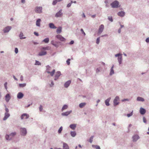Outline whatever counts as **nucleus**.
<instances>
[{
    "mask_svg": "<svg viewBox=\"0 0 149 149\" xmlns=\"http://www.w3.org/2000/svg\"><path fill=\"white\" fill-rule=\"evenodd\" d=\"M20 134L22 136H25L27 133V130L25 128H20Z\"/></svg>",
    "mask_w": 149,
    "mask_h": 149,
    "instance_id": "nucleus-1",
    "label": "nucleus"
},
{
    "mask_svg": "<svg viewBox=\"0 0 149 149\" xmlns=\"http://www.w3.org/2000/svg\"><path fill=\"white\" fill-rule=\"evenodd\" d=\"M119 2L117 1H115L111 4V5L112 8H118L119 7Z\"/></svg>",
    "mask_w": 149,
    "mask_h": 149,
    "instance_id": "nucleus-2",
    "label": "nucleus"
},
{
    "mask_svg": "<svg viewBox=\"0 0 149 149\" xmlns=\"http://www.w3.org/2000/svg\"><path fill=\"white\" fill-rule=\"evenodd\" d=\"M119 100V97L118 96H116L114 99L113 101V105L116 106L119 103L118 102Z\"/></svg>",
    "mask_w": 149,
    "mask_h": 149,
    "instance_id": "nucleus-3",
    "label": "nucleus"
},
{
    "mask_svg": "<svg viewBox=\"0 0 149 149\" xmlns=\"http://www.w3.org/2000/svg\"><path fill=\"white\" fill-rule=\"evenodd\" d=\"M42 7L36 6L35 7L34 10L37 13H40L42 12Z\"/></svg>",
    "mask_w": 149,
    "mask_h": 149,
    "instance_id": "nucleus-4",
    "label": "nucleus"
},
{
    "mask_svg": "<svg viewBox=\"0 0 149 149\" xmlns=\"http://www.w3.org/2000/svg\"><path fill=\"white\" fill-rule=\"evenodd\" d=\"M140 138V137L139 135L137 134H134L132 137V141L133 142H136Z\"/></svg>",
    "mask_w": 149,
    "mask_h": 149,
    "instance_id": "nucleus-5",
    "label": "nucleus"
},
{
    "mask_svg": "<svg viewBox=\"0 0 149 149\" xmlns=\"http://www.w3.org/2000/svg\"><path fill=\"white\" fill-rule=\"evenodd\" d=\"M12 27L11 26H7L4 28L3 29V31L4 33L8 32L11 29Z\"/></svg>",
    "mask_w": 149,
    "mask_h": 149,
    "instance_id": "nucleus-6",
    "label": "nucleus"
},
{
    "mask_svg": "<svg viewBox=\"0 0 149 149\" xmlns=\"http://www.w3.org/2000/svg\"><path fill=\"white\" fill-rule=\"evenodd\" d=\"M62 9H60L58 12L56 13L55 17H61L63 15V13L62 12Z\"/></svg>",
    "mask_w": 149,
    "mask_h": 149,
    "instance_id": "nucleus-7",
    "label": "nucleus"
},
{
    "mask_svg": "<svg viewBox=\"0 0 149 149\" xmlns=\"http://www.w3.org/2000/svg\"><path fill=\"white\" fill-rule=\"evenodd\" d=\"M29 117V115L24 113L22 114L20 118L21 120H23L24 118L27 119Z\"/></svg>",
    "mask_w": 149,
    "mask_h": 149,
    "instance_id": "nucleus-8",
    "label": "nucleus"
},
{
    "mask_svg": "<svg viewBox=\"0 0 149 149\" xmlns=\"http://www.w3.org/2000/svg\"><path fill=\"white\" fill-rule=\"evenodd\" d=\"M56 37L60 40L62 41H65L66 40V39L60 35H56Z\"/></svg>",
    "mask_w": 149,
    "mask_h": 149,
    "instance_id": "nucleus-9",
    "label": "nucleus"
},
{
    "mask_svg": "<svg viewBox=\"0 0 149 149\" xmlns=\"http://www.w3.org/2000/svg\"><path fill=\"white\" fill-rule=\"evenodd\" d=\"M104 27V25L103 24H101L100 26L98 31V33L99 34H101L102 32Z\"/></svg>",
    "mask_w": 149,
    "mask_h": 149,
    "instance_id": "nucleus-10",
    "label": "nucleus"
},
{
    "mask_svg": "<svg viewBox=\"0 0 149 149\" xmlns=\"http://www.w3.org/2000/svg\"><path fill=\"white\" fill-rule=\"evenodd\" d=\"M72 112V110L69 111H67L65 112L62 113L61 115L62 116H68L69 114L71 113Z\"/></svg>",
    "mask_w": 149,
    "mask_h": 149,
    "instance_id": "nucleus-11",
    "label": "nucleus"
},
{
    "mask_svg": "<svg viewBox=\"0 0 149 149\" xmlns=\"http://www.w3.org/2000/svg\"><path fill=\"white\" fill-rule=\"evenodd\" d=\"M146 110L145 109L142 107L140 108L139 109V112L141 115H144L146 113Z\"/></svg>",
    "mask_w": 149,
    "mask_h": 149,
    "instance_id": "nucleus-12",
    "label": "nucleus"
},
{
    "mask_svg": "<svg viewBox=\"0 0 149 149\" xmlns=\"http://www.w3.org/2000/svg\"><path fill=\"white\" fill-rule=\"evenodd\" d=\"M24 96V94L21 92H19L17 94V97L18 99H21Z\"/></svg>",
    "mask_w": 149,
    "mask_h": 149,
    "instance_id": "nucleus-13",
    "label": "nucleus"
},
{
    "mask_svg": "<svg viewBox=\"0 0 149 149\" xmlns=\"http://www.w3.org/2000/svg\"><path fill=\"white\" fill-rule=\"evenodd\" d=\"M5 100L6 102H8L10 99L11 97L10 95L9 94H7L5 96Z\"/></svg>",
    "mask_w": 149,
    "mask_h": 149,
    "instance_id": "nucleus-14",
    "label": "nucleus"
},
{
    "mask_svg": "<svg viewBox=\"0 0 149 149\" xmlns=\"http://www.w3.org/2000/svg\"><path fill=\"white\" fill-rule=\"evenodd\" d=\"M10 116V114L8 113H5L4 114V116L3 118V120H6L7 118Z\"/></svg>",
    "mask_w": 149,
    "mask_h": 149,
    "instance_id": "nucleus-15",
    "label": "nucleus"
},
{
    "mask_svg": "<svg viewBox=\"0 0 149 149\" xmlns=\"http://www.w3.org/2000/svg\"><path fill=\"white\" fill-rule=\"evenodd\" d=\"M71 81L70 80H68L64 84V87L66 88L68 87L71 84Z\"/></svg>",
    "mask_w": 149,
    "mask_h": 149,
    "instance_id": "nucleus-16",
    "label": "nucleus"
},
{
    "mask_svg": "<svg viewBox=\"0 0 149 149\" xmlns=\"http://www.w3.org/2000/svg\"><path fill=\"white\" fill-rule=\"evenodd\" d=\"M111 99V97H109L107 98V100H106L105 101V103L106 105L108 106L110 105V104H109V102Z\"/></svg>",
    "mask_w": 149,
    "mask_h": 149,
    "instance_id": "nucleus-17",
    "label": "nucleus"
},
{
    "mask_svg": "<svg viewBox=\"0 0 149 149\" xmlns=\"http://www.w3.org/2000/svg\"><path fill=\"white\" fill-rule=\"evenodd\" d=\"M125 14V13L123 11L119 12L118 13V15L121 17H123L124 16Z\"/></svg>",
    "mask_w": 149,
    "mask_h": 149,
    "instance_id": "nucleus-18",
    "label": "nucleus"
},
{
    "mask_svg": "<svg viewBox=\"0 0 149 149\" xmlns=\"http://www.w3.org/2000/svg\"><path fill=\"white\" fill-rule=\"evenodd\" d=\"M49 27L51 29H55L56 28V27L55 26L53 23H50L49 24Z\"/></svg>",
    "mask_w": 149,
    "mask_h": 149,
    "instance_id": "nucleus-19",
    "label": "nucleus"
},
{
    "mask_svg": "<svg viewBox=\"0 0 149 149\" xmlns=\"http://www.w3.org/2000/svg\"><path fill=\"white\" fill-rule=\"evenodd\" d=\"M55 71V70L54 69L52 72H50L49 71H47V72L48 74H50L51 76H53L54 74Z\"/></svg>",
    "mask_w": 149,
    "mask_h": 149,
    "instance_id": "nucleus-20",
    "label": "nucleus"
},
{
    "mask_svg": "<svg viewBox=\"0 0 149 149\" xmlns=\"http://www.w3.org/2000/svg\"><path fill=\"white\" fill-rule=\"evenodd\" d=\"M77 125L76 124H71L70 125V127L72 130H74L75 129Z\"/></svg>",
    "mask_w": 149,
    "mask_h": 149,
    "instance_id": "nucleus-21",
    "label": "nucleus"
},
{
    "mask_svg": "<svg viewBox=\"0 0 149 149\" xmlns=\"http://www.w3.org/2000/svg\"><path fill=\"white\" fill-rule=\"evenodd\" d=\"M41 20L40 19H38L36 21V25L40 27V22Z\"/></svg>",
    "mask_w": 149,
    "mask_h": 149,
    "instance_id": "nucleus-22",
    "label": "nucleus"
},
{
    "mask_svg": "<svg viewBox=\"0 0 149 149\" xmlns=\"http://www.w3.org/2000/svg\"><path fill=\"white\" fill-rule=\"evenodd\" d=\"M47 54V52L46 51H42L39 53L38 55L39 56H42L46 55Z\"/></svg>",
    "mask_w": 149,
    "mask_h": 149,
    "instance_id": "nucleus-23",
    "label": "nucleus"
},
{
    "mask_svg": "<svg viewBox=\"0 0 149 149\" xmlns=\"http://www.w3.org/2000/svg\"><path fill=\"white\" fill-rule=\"evenodd\" d=\"M63 149H69V146L67 143H63Z\"/></svg>",
    "mask_w": 149,
    "mask_h": 149,
    "instance_id": "nucleus-24",
    "label": "nucleus"
},
{
    "mask_svg": "<svg viewBox=\"0 0 149 149\" xmlns=\"http://www.w3.org/2000/svg\"><path fill=\"white\" fill-rule=\"evenodd\" d=\"M113 67H114V65H113L111 67V69L110 72V74H109L110 75H112L114 73V71L113 69Z\"/></svg>",
    "mask_w": 149,
    "mask_h": 149,
    "instance_id": "nucleus-25",
    "label": "nucleus"
},
{
    "mask_svg": "<svg viewBox=\"0 0 149 149\" xmlns=\"http://www.w3.org/2000/svg\"><path fill=\"white\" fill-rule=\"evenodd\" d=\"M136 100L138 101L143 102L144 101V99L140 97H138L137 98Z\"/></svg>",
    "mask_w": 149,
    "mask_h": 149,
    "instance_id": "nucleus-26",
    "label": "nucleus"
},
{
    "mask_svg": "<svg viewBox=\"0 0 149 149\" xmlns=\"http://www.w3.org/2000/svg\"><path fill=\"white\" fill-rule=\"evenodd\" d=\"M24 36L22 32H20V34L19 35V38L21 39H25L26 38V37H23L22 36Z\"/></svg>",
    "mask_w": 149,
    "mask_h": 149,
    "instance_id": "nucleus-27",
    "label": "nucleus"
},
{
    "mask_svg": "<svg viewBox=\"0 0 149 149\" xmlns=\"http://www.w3.org/2000/svg\"><path fill=\"white\" fill-rule=\"evenodd\" d=\"M62 31V27H59L56 30V32L57 33L60 34Z\"/></svg>",
    "mask_w": 149,
    "mask_h": 149,
    "instance_id": "nucleus-28",
    "label": "nucleus"
},
{
    "mask_svg": "<svg viewBox=\"0 0 149 149\" xmlns=\"http://www.w3.org/2000/svg\"><path fill=\"white\" fill-rule=\"evenodd\" d=\"M5 138L7 140L10 141L11 140V137H10L9 134H6L5 136Z\"/></svg>",
    "mask_w": 149,
    "mask_h": 149,
    "instance_id": "nucleus-29",
    "label": "nucleus"
},
{
    "mask_svg": "<svg viewBox=\"0 0 149 149\" xmlns=\"http://www.w3.org/2000/svg\"><path fill=\"white\" fill-rule=\"evenodd\" d=\"M70 134L72 136L74 137L76 135V133L75 131H71Z\"/></svg>",
    "mask_w": 149,
    "mask_h": 149,
    "instance_id": "nucleus-30",
    "label": "nucleus"
},
{
    "mask_svg": "<svg viewBox=\"0 0 149 149\" xmlns=\"http://www.w3.org/2000/svg\"><path fill=\"white\" fill-rule=\"evenodd\" d=\"M16 134V132H12L10 133L9 135L10 136V137H11V139L14 136H15Z\"/></svg>",
    "mask_w": 149,
    "mask_h": 149,
    "instance_id": "nucleus-31",
    "label": "nucleus"
},
{
    "mask_svg": "<svg viewBox=\"0 0 149 149\" xmlns=\"http://www.w3.org/2000/svg\"><path fill=\"white\" fill-rule=\"evenodd\" d=\"M68 108V106L67 105L65 104L62 107L61 109V111H63V110L67 109Z\"/></svg>",
    "mask_w": 149,
    "mask_h": 149,
    "instance_id": "nucleus-32",
    "label": "nucleus"
},
{
    "mask_svg": "<svg viewBox=\"0 0 149 149\" xmlns=\"http://www.w3.org/2000/svg\"><path fill=\"white\" fill-rule=\"evenodd\" d=\"M118 61L119 62V65L121 64L122 63V56L118 57Z\"/></svg>",
    "mask_w": 149,
    "mask_h": 149,
    "instance_id": "nucleus-33",
    "label": "nucleus"
},
{
    "mask_svg": "<svg viewBox=\"0 0 149 149\" xmlns=\"http://www.w3.org/2000/svg\"><path fill=\"white\" fill-rule=\"evenodd\" d=\"M61 75V72L60 71H59L57 72L56 73L55 76L58 78Z\"/></svg>",
    "mask_w": 149,
    "mask_h": 149,
    "instance_id": "nucleus-34",
    "label": "nucleus"
},
{
    "mask_svg": "<svg viewBox=\"0 0 149 149\" xmlns=\"http://www.w3.org/2000/svg\"><path fill=\"white\" fill-rule=\"evenodd\" d=\"M49 39L48 38H47L45 39L42 41V42H44L46 43H47L49 42Z\"/></svg>",
    "mask_w": 149,
    "mask_h": 149,
    "instance_id": "nucleus-35",
    "label": "nucleus"
},
{
    "mask_svg": "<svg viewBox=\"0 0 149 149\" xmlns=\"http://www.w3.org/2000/svg\"><path fill=\"white\" fill-rule=\"evenodd\" d=\"M86 104V103H81L79 104V106L80 108H82Z\"/></svg>",
    "mask_w": 149,
    "mask_h": 149,
    "instance_id": "nucleus-36",
    "label": "nucleus"
},
{
    "mask_svg": "<svg viewBox=\"0 0 149 149\" xmlns=\"http://www.w3.org/2000/svg\"><path fill=\"white\" fill-rule=\"evenodd\" d=\"M92 146L93 148H95L96 149H100V147L98 145H92Z\"/></svg>",
    "mask_w": 149,
    "mask_h": 149,
    "instance_id": "nucleus-37",
    "label": "nucleus"
},
{
    "mask_svg": "<svg viewBox=\"0 0 149 149\" xmlns=\"http://www.w3.org/2000/svg\"><path fill=\"white\" fill-rule=\"evenodd\" d=\"M108 19L111 22H112L113 21V19L112 16H108Z\"/></svg>",
    "mask_w": 149,
    "mask_h": 149,
    "instance_id": "nucleus-38",
    "label": "nucleus"
},
{
    "mask_svg": "<svg viewBox=\"0 0 149 149\" xmlns=\"http://www.w3.org/2000/svg\"><path fill=\"white\" fill-rule=\"evenodd\" d=\"M26 83L24 84H19V86L21 88H23L25 87L26 86Z\"/></svg>",
    "mask_w": 149,
    "mask_h": 149,
    "instance_id": "nucleus-39",
    "label": "nucleus"
},
{
    "mask_svg": "<svg viewBox=\"0 0 149 149\" xmlns=\"http://www.w3.org/2000/svg\"><path fill=\"white\" fill-rule=\"evenodd\" d=\"M41 49L42 50H48L49 49V47L48 46H47V47H42V48H41Z\"/></svg>",
    "mask_w": 149,
    "mask_h": 149,
    "instance_id": "nucleus-40",
    "label": "nucleus"
},
{
    "mask_svg": "<svg viewBox=\"0 0 149 149\" xmlns=\"http://www.w3.org/2000/svg\"><path fill=\"white\" fill-rule=\"evenodd\" d=\"M51 44L56 47H58L57 45L54 43V40H52L51 42Z\"/></svg>",
    "mask_w": 149,
    "mask_h": 149,
    "instance_id": "nucleus-41",
    "label": "nucleus"
},
{
    "mask_svg": "<svg viewBox=\"0 0 149 149\" xmlns=\"http://www.w3.org/2000/svg\"><path fill=\"white\" fill-rule=\"evenodd\" d=\"M51 68V67L49 65H47L46 66V72H47V71H49L50 70Z\"/></svg>",
    "mask_w": 149,
    "mask_h": 149,
    "instance_id": "nucleus-42",
    "label": "nucleus"
},
{
    "mask_svg": "<svg viewBox=\"0 0 149 149\" xmlns=\"http://www.w3.org/2000/svg\"><path fill=\"white\" fill-rule=\"evenodd\" d=\"M94 136H92L89 139V141L91 143L93 141V138Z\"/></svg>",
    "mask_w": 149,
    "mask_h": 149,
    "instance_id": "nucleus-43",
    "label": "nucleus"
},
{
    "mask_svg": "<svg viewBox=\"0 0 149 149\" xmlns=\"http://www.w3.org/2000/svg\"><path fill=\"white\" fill-rule=\"evenodd\" d=\"M62 130H63V127L61 126V127H60V128H59V129L58 130V132L59 133H61V131H62Z\"/></svg>",
    "mask_w": 149,
    "mask_h": 149,
    "instance_id": "nucleus-44",
    "label": "nucleus"
},
{
    "mask_svg": "<svg viewBox=\"0 0 149 149\" xmlns=\"http://www.w3.org/2000/svg\"><path fill=\"white\" fill-rule=\"evenodd\" d=\"M35 65H41V63L39 62L38 61L36 60Z\"/></svg>",
    "mask_w": 149,
    "mask_h": 149,
    "instance_id": "nucleus-45",
    "label": "nucleus"
},
{
    "mask_svg": "<svg viewBox=\"0 0 149 149\" xmlns=\"http://www.w3.org/2000/svg\"><path fill=\"white\" fill-rule=\"evenodd\" d=\"M133 115V111L130 113H128L127 114V116L128 117H129L132 116Z\"/></svg>",
    "mask_w": 149,
    "mask_h": 149,
    "instance_id": "nucleus-46",
    "label": "nucleus"
},
{
    "mask_svg": "<svg viewBox=\"0 0 149 149\" xmlns=\"http://www.w3.org/2000/svg\"><path fill=\"white\" fill-rule=\"evenodd\" d=\"M70 58L68 59L66 61V63L68 65H69L70 64Z\"/></svg>",
    "mask_w": 149,
    "mask_h": 149,
    "instance_id": "nucleus-47",
    "label": "nucleus"
},
{
    "mask_svg": "<svg viewBox=\"0 0 149 149\" xmlns=\"http://www.w3.org/2000/svg\"><path fill=\"white\" fill-rule=\"evenodd\" d=\"M100 37H98L96 40V43L98 44L100 42Z\"/></svg>",
    "mask_w": 149,
    "mask_h": 149,
    "instance_id": "nucleus-48",
    "label": "nucleus"
},
{
    "mask_svg": "<svg viewBox=\"0 0 149 149\" xmlns=\"http://www.w3.org/2000/svg\"><path fill=\"white\" fill-rule=\"evenodd\" d=\"M130 100V99H124L121 100L122 102H124L125 101H129Z\"/></svg>",
    "mask_w": 149,
    "mask_h": 149,
    "instance_id": "nucleus-49",
    "label": "nucleus"
},
{
    "mask_svg": "<svg viewBox=\"0 0 149 149\" xmlns=\"http://www.w3.org/2000/svg\"><path fill=\"white\" fill-rule=\"evenodd\" d=\"M57 3V2L56 0H54V1H53L52 4L53 5H56Z\"/></svg>",
    "mask_w": 149,
    "mask_h": 149,
    "instance_id": "nucleus-50",
    "label": "nucleus"
},
{
    "mask_svg": "<svg viewBox=\"0 0 149 149\" xmlns=\"http://www.w3.org/2000/svg\"><path fill=\"white\" fill-rule=\"evenodd\" d=\"M15 52L16 54H17L18 53V49L16 47L15 48Z\"/></svg>",
    "mask_w": 149,
    "mask_h": 149,
    "instance_id": "nucleus-51",
    "label": "nucleus"
},
{
    "mask_svg": "<svg viewBox=\"0 0 149 149\" xmlns=\"http://www.w3.org/2000/svg\"><path fill=\"white\" fill-rule=\"evenodd\" d=\"M7 82H6L5 83V84H4V86L6 90H7Z\"/></svg>",
    "mask_w": 149,
    "mask_h": 149,
    "instance_id": "nucleus-52",
    "label": "nucleus"
},
{
    "mask_svg": "<svg viewBox=\"0 0 149 149\" xmlns=\"http://www.w3.org/2000/svg\"><path fill=\"white\" fill-rule=\"evenodd\" d=\"M143 122L144 123H146V118L145 117H143Z\"/></svg>",
    "mask_w": 149,
    "mask_h": 149,
    "instance_id": "nucleus-53",
    "label": "nucleus"
},
{
    "mask_svg": "<svg viewBox=\"0 0 149 149\" xmlns=\"http://www.w3.org/2000/svg\"><path fill=\"white\" fill-rule=\"evenodd\" d=\"M115 56L116 57H118L121 56V54L120 53H118V54H116L115 55Z\"/></svg>",
    "mask_w": 149,
    "mask_h": 149,
    "instance_id": "nucleus-54",
    "label": "nucleus"
},
{
    "mask_svg": "<svg viewBox=\"0 0 149 149\" xmlns=\"http://www.w3.org/2000/svg\"><path fill=\"white\" fill-rule=\"evenodd\" d=\"M81 31L82 32V33L84 35V36H85L86 35L85 33L84 32L83 29H81Z\"/></svg>",
    "mask_w": 149,
    "mask_h": 149,
    "instance_id": "nucleus-55",
    "label": "nucleus"
},
{
    "mask_svg": "<svg viewBox=\"0 0 149 149\" xmlns=\"http://www.w3.org/2000/svg\"><path fill=\"white\" fill-rule=\"evenodd\" d=\"M54 85V83L53 81H52L51 82V84L50 85V87H52Z\"/></svg>",
    "mask_w": 149,
    "mask_h": 149,
    "instance_id": "nucleus-56",
    "label": "nucleus"
},
{
    "mask_svg": "<svg viewBox=\"0 0 149 149\" xmlns=\"http://www.w3.org/2000/svg\"><path fill=\"white\" fill-rule=\"evenodd\" d=\"M39 110L40 111H41L42 110V106L41 105H40L39 107Z\"/></svg>",
    "mask_w": 149,
    "mask_h": 149,
    "instance_id": "nucleus-57",
    "label": "nucleus"
},
{
    "mask_svg": "<svg viewBox=\"0 0 149 149\" xmlns=\"http://www.w3.org/2000/svg\"><path fill=\"white\" fill-rule=\"evenodd\" d=\"M5 110L6 111V113H8V112H9V110L6 107L5 108Z\"/></svg>",
    "mask_w": 149,
    "mask_h": 149,
    "instance_id": "nucleus-58",
    "label": "nucleus"
},
{
    "mask_svg": "<svg viewBox=\"0 0 149 149\" xmlns=\"http://www.w3.org/2000/svg\"><path fill=\"white\" fill-rule=\"evenodd\" d=\"M34 34L36 36H39V34L38 32H34Z\"/></svg>",
    "mask_w": 149,
    "mask_h": 149,
    "instance_id": "nucleus-59",
    "label": "nucleus"
},
{
    "mask_svg": "<svg viewBox=\"0 0 149 149\" xmlns=\"http://www.w3.org/2000/svg\"><path fill=\"white\" fill-rule=\"evenodd\" d=\"M74 41L73 40H71L70 42L69 43L70 45H72L74 43Z\"/></svg>",
    "mask_w": 149,
    "mask_h": 149,
    "instance_id": "nucleus-60",
    "label": "nucleus"
},
{
    "mask_svg": "<svg viewBox=\"0 0 149 149\" xmlns=\"http://www.w3.org/2000/svg\"><path fill=\"white\" fill-rule=\"evenodd\" d=\"M71 5V3H70L67 4V7L68 8H69L70 7Z\"/></svg>",
    "mask_w": 149,
    "mask_h": 149,
    "instance_id": "nucleus-61",
    "label": "nucleus"
},
{
    "mask_svg": "<svg viewBox=\"0 0 149 149\" xmlns=\"http://www.w3.org/2000/svg\"><path fill=\"white\" fill-rule=\"evenodd\" d=\"M146 41L147 43L149 42V37L146 39Z\"/></svg>",
    "mask_w": 149,
    "mask_h": 149,
    "instance_id": "nucleus-62",
    "label": "nucleus"
},
{
    "mask_svg": "<svg viewBox=\"0 0 149 149\" xmlns=\"http://www.w3.org/2000/svg\"><path fill=\"white\" fill-rule=\"evenodd\" d=\"M20 80L22 81H23V76H22V75H21V76H20Z\"/></svg>",
    "mask_w": 149,
    "mask_h": 149,
    "instance_id": "nucleus-63",
    "label": "nucleus"
},
{
    "mask_svg": "<svg viewBox=\"0 0 149 149\" xmlns=\"http://www.w3.org/2000/svg\"><path fill=\"white\" fill-rule=\"evenodd\" d=\"M100 71V69L99 68H97L96 70V72L97 73Z\"/></svg>",
    "mask_w": 149,
    "mask_h": 149,
    "instance_id": "nucleus-64",
    "label": "nucleus"
}]
</instances>
